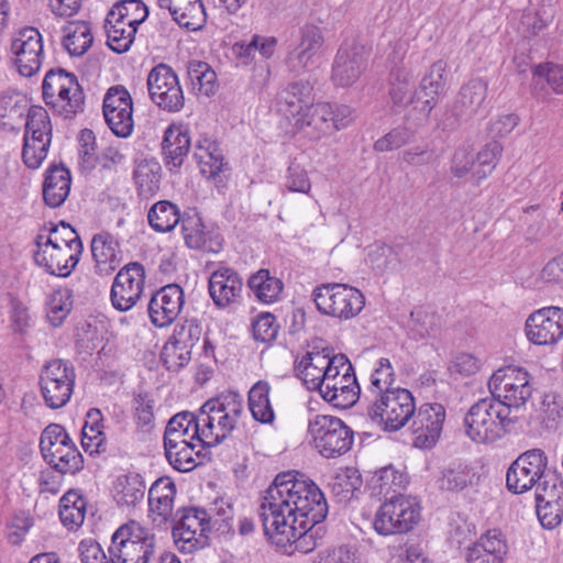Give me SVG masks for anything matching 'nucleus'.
<instances>
[{"label":"nucleus","mask_w":563,"mask_h":563,"mask_svg":"<svg viewBox=\"0 0 563 563\" xmlns=\"http://www.w3.org/2000/svg\"><path fill=\"white\" fill-rule=\"evenodd\" d=\"M329 506L324 494L310 478L298 472L288 471L277 474L264 492L258 508L263 530L274 526L285 527V522L322 523L328 516Z\"/></svg>","instance_id":"nucleus-1"},{"label":"nucleus","mask_w":563,"mask_h":563,"mask_svg":"<svg viewBox=\"0 0 563 563\" xmlns=\"http://www.w3.org/2000/svg\"><path fill=\"white\" fill-rule=\"evenodd\" d=\"M506 486L512 494H523L536 487V500L543 501L544 495L555 499L556 486L563 488V481L556 470L548 466V456L541 449L521 453L508 467Z\"/></svg>","instance_id":"nucleus-2"},{"label":"nucleus","mask_w":563,"mask_h":563,"mask_svg":"<svg viewBox=\"0 0 563 563\" xmlns=\"http://www.w3.org/2000/svg\"><path fill=\"white\" fill-rule=\"evenodd\" d=\"M517 418L493 398H483L471 406L463 421L465 434L476 443H493L510 432Z\"/></svg>","instance_id":"nucleus-3"},{"label":"nucleus","mask_w":563,"mask_h":563,"mask_svg":"<svg viewBox=\"0 0 563 563\" xmlns=\"http://www.w3.org/2000/svg\"><path fill=\"white\" fill-rule=\"evenodd\" d=\"M42 96L53 114L74 119L85 110V92L77 76L62 67L51 68L42 82Z\"/></svg>","instance_id":"nucleus-4"},{"label":"nucleus","mask_w":563,"mask_h":563,"mask_svg":"<svg viewBox=\"0 0 563 563\" xmlns=\"http://www.w3.org/2000/svg\"><path fill=\"white\" fill-rule=\"evenodd\" d=\"M156 538L135 521L119 527L108 548L117 563H148L155 553Z\"/></svg>","instance_id":"nucleus-5"},{"label":"nucleus","mask_w":563,"mask_h":563,"mask_svg":"<svg viewBox=\"0 0 563 563\" xmlns=\"http://www.w3.org/2000/svg\"><path fill=\"white\" fill-rule=\"evenodd\" d=\"M312 298L320 313L340 320L356 317L365 306L364 295L347 284H321L313 289Z\"/></svg>","instance_id":"nucleus-6"},{"label":"nucleus","mask_w":563,"mask_h":563,"mask_svg":"<svg viewBox=\"0 0 563 563\" xmlns=\"http://www.w3.org/2000/svg\"><path fill=\"white\" fill-rule=\"evenodd\" d=\"M415 410L412 394L406 388L395 387L372 402L367 408V416L384 431L395 432L406 426Z\"/></svg>","instance_id":"nucleus-7"},{"label":"nucleus","mask_w":563,"mask_h":563,"mask_svg":"<svg viewBox=\"0 0 563 563\" xmlns=\"http://www.w3.org/2000/svg\"><path fill=\"white\" fill-rule=\"evenodd\" d=\"M308 433L314 448L325 459L347 453L354 441V431L343 420L330 415H316L310 419Z\"/></svg>","instance_id":"nucleus-8"},{"label":"nucleus","mask_w":563,"mask_h":563,"mask_svg":"<svg viewBox=\"0 0 563 563\" xmlns=\"http://www.w3.org/2000/svg\"><path fill=\"white\" fill-rule=\"evenodd\" d=\"M419 504L402 495H391L376 511L373 528L379 536L404 534L411 531L420 521Z\"/></svg>","instance_id":"nucleus-9"},{"label":"nucleus","mask_w":563,"mask_h":563,"mask_svg":"<svg viewBox=\"0 0 563 563\" xmlns=\"http://www.w3.org/2000/svg\"><path fill=\"white\" fill-rule=\"evenodd\" d=\"M76 372L69 361L53 358L40 372L38 385L44 402L51 409L68 404L74 391Z\"/></svg>","instance_id":"nucleus-10"},{"label":"nucleus","mask_w":563,"mask_h":563,"mask_svg":"<svg viewBox=\"0 0 563 563\" xmlns=\"http://www.w3.org/2000/svg\"><path fill=\"white\" fill-rule=\"evenodd\" d=\"M22 161L26 167L36 169L46 158L52 143V123L47 111L40 106L29 109L25 119Z\"/></svg>","instance_id":"nucleus-11"},{"label":"nucleus","mask_w":563,"mask_h":563,"mask_svg":"<svg viewBox=\"0 0 563 563\" xmlns=\"http://www.w3.org/2000/svg\"><path fill=\"white\" fill-rule=\"evenodd\" d=\"M151 101L161 110L179 112L185 104V96L175 70L165 63L154 66L146 80Z\"/></svg>","instance_id":"nucleus-12"},{"label":"nucleus","mask_w":563,"mask_h":563,"mask_svg":"<svg viewBox=\"0 0 563 563\" xmlns=\"http://www.w3.org/2000/svg\"><path fill=\"white\" fill-rule=\"evenodd\" d=\"M206 518L207 510L200 507H183L176 511L172 534L180 552L192 553L209 547V536L201 532Z\"/></svg>","instance_id":"nucleus-13"},{"label":"nucleus","mask_w":563,"mask_h":563,"mask_svg":"<svg viewBox=\"0 0 563 563\" xmlns=\"http://www.w3.org/2000/svg\"><path fill=\"white\" fill-rule=\"evenodd\" d=\"M488 92V82L482 78H472L457 93L450 112L441 122L443 131H455L479 113Z\"/></svg>","instance_id":"nucleus-14"},{"label":"nucleus","mask_w":563,"mask_h":563,"mask_svg":"<svg viewBox=\"0 0 563 563\" xmlns=\"http://www.w3.org/2000/svg\"><path fill=\"white\" fill-rule=\"evenodd\" d=\"M201 333L202 329L195 319L176 324L161 352L164 367L169 372H178L185 367L191 360V351L199 342Z\"/></svg>","instance_id":"nucleus-15"},{"label":"nucleus","mask_w":563,"mask_h":563,"mask_svg":"<svg viewBox=\"0 0 563 563\" xmlns=\"http://www.w3.org/2000/svg\"><path fill=\"white\" fill-rule=\"evenodd\" d=\"M243 398L238 391L221 393L205 402V411H211L218 418V431L212 440L205 443V448H214L232 437L238 421L244 412Z\"/></svg>","instance_id":"nucleus-16"},{"label":"nucleus","mask_w":563,"mask_h":563,"mask_svg":"<svg viewBox=\"0 0 563 563\" xmlns=\"http://www.w3.org/2000/svg\"><path fill=\"white\" fill-rule=\"evenodd\" d=\"M102 112L106 123L114 135L125 139L132 134L133 99L123 85L108 88L103 97Z\"/></svg>","instance_id":"nucleus-17"},{"label":"nucleus","mask_w":563,"mask_h":563,"mask_svg":"<svg viewBox=\"0 0 563 563\" xmlns=\"http://www.w3.org/2000/svg\"><path fill=\"white\" fill-rule=\"evenodd\" d=\"M145 284V269L139 262L124 265L114 277L110 299L114 309L128 311L140 300Z\"/></svg>","instance_id":"nucleus-18"},{"label":"nucleus","mask_w":563,"mask_h":563,"mask_svg":"<svg viewBox=\"0 0 563 563\" xmlns=\"http://www.w3.org/2000/svg\"><path fill=\"white\" fill-rule=\"evenodd\" d=\"M445 408L439 402L422 404L411 416L413 445L419 449H431L438 442L445 420Z\"/></svg>","instance_id":"nucleus-19"},{"label":"nucleus","mask_w":563,"mask_h":563,"mask_svg":"<svg viewBox=\"0 0 563 563\" xmlns=\"http://www.w3.org/2000/svg\"><path fill=\"white\" fill-rule=\"evenodd\" d=\"M526 334L536 345L556 343L563 336V308L549 306L532 312L526 320Z\"/></svg>","instance_id":"nucleus-20"},{"label":"nucleus","mask_w":563,"mask_h":563,"mask_svg":"<svg viewBox=\"0 0 563 563\" xmlns=\"http://www.w3.org/2000/svg\"><path fill=\"white\" fill-rule=\"evenodd\" d=\"M368 54L363 45L354 41L344 42L334 58L332 66V80L341 87L352 86L364 73L367 66Z\"/></svg>","instance_id":"nucleus-21"},{"label":"nucleus","mask_w":563,"mask_h":563,"mask_svg":"<svg viewBox=\"0 0 563 563\" xmlns=\"http://www.w3.org/2000/svg\"><path fill=\"white\" fill-rule=\"evenodd\" d=\"M264 533L271 540L276 539L278 544L294 543L297 551L309 553L320 544L327 530L322 523H313V521L303 522V525L300 522L291 525L286 521L285 527H278L276 530L268 528Z\"/></svg>","instance_id":"nucleus-22"},{"label":"nucleus","mask_w":563,"mask_h":563,"mask_svg":"<svg viewBox=\"0 0 563 563\" xmlns=\"http://www.w3.org/2000/svg\"><path fill=\"white\" fill-rule=\"evenodd\" d=\"M11 51L16 56L15 64L24 77L35 75L42 65L43 42L37 29L25 26L12 40Z\"/></svg>","instance_id":"nucleus-23"},{"label":"nucleus","mask_w":563,"mask_h":563,"mask_svg":"<svg viewBox=\"0 0 563 563\" xmlns=\"http://www.w3.org/2000/svg\"><path fill=\"white\" fill-rule=\"evenodd\" d=\"M323 43V32L319 26L314 24H306L302 26L300 30L299 44L286 58V65L289 71L301 74L314 68Z\"/></svg>","instance_id":"nucleus-24"},{"label":"nucleus","mask_w":563,"mask_h":563,"mask_svg":"<svg viewBox=\"0 0 563 563\" xmlns=\"http://www.w3.org/2000/svg\"><path fill=\"white\" fill-rule=\"evenodd\" d=\"M185 303V294L178 284H168L156 290L147 305L151 322L157 328L170 325Z\"/></svg>","instance_id":"nucleus-25"},{"label":"nucleus","mask_w":563,"mask_h":563,"mask_svg":"<svg viewBox=\"0 0 563 563\" xmlns=\"http://www.w3.org/2000/svg\"><path fill=\"white\" fill-rule=\"evenodd\" d=\"M446 69L448 64L445 60H435L421 78L418 90L411 97V100H417V106L420 104L419 110L424 118L430 115L438 104L440 96L445 92Z\"/></svg>","instance_id":"nucleus-26"},{"label":"nucleus","mask_w":563,"mask_h":563,"mask_svg":"<svg viewBox=\"0 0 563 563\" xmlns=\"http://www.w3.org/2000/svg\"><path fill=\"white\" fill-rule=\"evenodd\" d=\"M181 232L189 249L209 253H218L222 250L223 239L218 229L213 224L207 225L198 212L183 217Z\"/></svg>","instance_id":"nucleus-27"},{"label":"nucleus","mask_w":563,"mask_h":563,"mask_svg":"<svg viewBox=\"0 0 563 563\" xmlns=\"http://www.w3.org/2000/svg\"><path fill=\"white\" fill-rule=\"evenodd\" d=\"M297 132L302 133L310 140L321 137L334 132L333 106L328 102H318L307 106L294 122Z\"/></svg>","instance_id":"nucleus-28"},{"label":"nucleus","mask_w":563,"mask_h":563,"mask_svg":"<svg viewBox=\"0 0 563 563\" xmlns=\"http://www.w3.org/2000/svg\"><path fill=\"white\" fill-rule=\"evenodd\" d=\"M530 93L538 101H548L551 93L563 95V65L552 62L531 66Z\"/></svg>","instance_id":"nucleus-29"},{"label":"nucleus","mask_w":563,"mask_h":563,"mask_svg":"<svg viewBox=\"0 0 563 563\" xmlns=\"http://www.w3.org/2000/svg\"><path fill=\"white\" fill-rule=\"evenodd\" d=\"M243 287L241 276L233 268L214 271L208 284L209 295L218 308H227L240 296Z\"/></svg>","instance_id":"nucleus-30"},{"label":"nucleus","mask_w":563,"mask_h":563,"mask_svg":"<svg viewBox=\"0 0 563 563\" xmlns=\"http://www.w3.org/2000/svg\"><path fill=\"white\" fill-rule=\"evenodd\" d=\"M90 250L97 275L109 276L120 266V244L111 233L103 231L95 234Z\"/></svg>","instance_id":"nucleus-31"},{"label":"nucleus","mask_w":563,"mask_h":563,"mask_svg":"<svg viewBox=\"0 0 563 563\" xmlns=\"http://www.w3.org/2000/svg\"><path fill=\"white\" fill-rule=\"evenodd\" d=\"M318 391L333 407L346 409L356 404L361 388L353 369L350 373H342L338 380L325 383Z\"/></svg>","instance_id":"nucleus-32"},{"label":"nucleus","mask_w":563,"mask_h":563,"mask_svg":"<svg viewBox=\"0 0 563 563\" xmlns=\"http://www.w3.org/2000/svg\"><path fill=\"white\" fill-rule=\"evenodd\" d=\"M190 150L189 131L183 124H170L164 132L162 152L165 166L172 170L179 168Z\"/></svg>","instance_id":"nucleus-33"},{"label":"nucleus","mask_w":563,"mask_h":563,"mask_svg":"<svg viewBox=\"0 0 563 563\" xmlns=\"http://www.w3.org/2000/svg\"><path fill=\"white\" fill-rule=\"evenodd\" d=\"M71 185L70 170L63 164H51L43 181V199L51 208L60 207L67 199Z\"/></svg>","instance_id":"nucleus-34"},{"label":"nucleus","mask_w":563,"mask_h":563,"mask_svg":"<svg viewBox=\"0 0 563 563\" xmlns=\"http://www.w3.org/2000/svg\"><path fill=\"white\" fill-rule=\"evenodd\" d=\"M332 352L333 349L329 346L322 347L321 351H318V346H313L312 351L307 352L299 362L295 363L297 376L309 390H318L320 374H323Z\"/></svg>","instance_id":"nucleus-35"},{"label":"nucleus","mask_w":563,"mask_h":563,"mask_svg":"<svg viewBox=\"0 0 563 563\" xmlns=\"http://www.w3.org/2000/svg\"><path fill=\"white\" fill-rule=\"evenodd\" d=\"M409 478L406 473L396 470L393 465L382 467L376 471L368 481V489L372 496L384 497L385 501L389 500V494H401L407 485Z\"/></svg>","instance_id":"nucleus-36"},{"label":"nucleus","mask_w":563,"mask_h":563,"mask_svg":"<svg viewBox=\"0 0 563 563\" xmlns=\"http://www.w3.org/2000/svg\"><path fill=\"white\" fill-rule=\"evenodd\" d=\"M27 101L18 92L5 91L0 95V126L8 132L20 131L27 114Z\"/></svg>","instance_id":"nucleus-37"},{"label":"nucleus","mask_w":563,"mask_h":563,"mask_svg":"<svg viewBox=\"0 0 563 563\" xmlns=\"http://www.w3.org/2000/svg\"><path fill=\"white\" fill-rule=\"evenodd\" d=\"M313 87L309 80H296L290 82L280 93L282 109L287 117L296 119L307 106L311 104Z\"/></svg>","instance_id":"nucleus-38"},{"label":"nucleus","mask_w":563,"mask_h":563,"mask_svg":"<svg viewBox=\"0 0 563 563\" xmlns=\"http://www.w3.org/2000/svg\"><path fill=\"white\" fill-rule=\"evenodd\" d=\"M175 496L176 484L168 477H159L148 490L150 510L167 520L173 515Z\"/></svg>","instance_id":"nucleus-39"},{"label":"nucleus","mask_w":563,"mask_h":563,"mask_svg":"<svg viewBox=\"0 0 563 563\" xmlns=\"http://www.w3.org/2000/svg\"><path fill=\"white\" fill-rule=\"evenodd\" d=\"M362 485L360 471L356 467L347 466L332 476L328 486L338 503L346 504L355 497V493L361 489Z\"/></svg>","instance_id":"nucleus-40"},{"label":"nucleus","mask_w":563,"mask_h":563,"mask_svg":"<svg viewBox=\"0 0 563 563\" xmlns=\"http://www.w3.org/2000/svg\"><path fill=\"white\" fill-rule=\"evenodd\" d=\"M161 164L154 158L136 161L133 170V179L139 196L150 197L157 192L161 184Z\"/></svg>","instance_id":"nucleus-41"},{"label":"nucleus","mask_w":563,"mask_h":563,"mask_svg":"<svg viewBox=\"0 0 563 563\" xmlns=\"http://www.w3.org/2000/svg\"><path fill=\"white\" fill-rule=\"evenodd\" d=\"M41 454L44 461L60 474L75 475L84 468V456L78 448H62L59 445Z\"/></svg>","instance_id":"nucleus-42"},{"label":"nucleus","mask_w":563,"mask_h":563,"mask_svg":"<svg viewBox=\"0 0 563 563\" xmlns=\"http://www.w3.org/2000/svg\"><path fill=\"white\" fill-rule=\"evenodd\" d=\"M271 386L265 380L255 383L249 391L247 402L253 419L263 424H272L275 412L269 400Z\"/></svg>","instance_id":"nucleus-43"},{"label":"nucleus","mask_w":563,"mask_h":563,"mask_svg":"<svg viewBox=\"0 0 563 563\" xmlns=\"http://www.w3.org/2000/svg\"><path fill=\"white\" fill-rule=\"evenodd\" d=\"M168 435L170 439H176L179 442L192 441L197 439L200 442L199 422L195 417L194 412L181 411L176 413L168 421L164 432V443L168 442Z\"/></svg>","instance_id":"nucleus-44"},{"label":"nucleus","mask_w":563,"mask_h":563,"mask_svg":"<svg viewBox=\"0 0 563 563\" xmlns=\"http://www.w3.org/2000/svg\"><path fill=\"white\" fill-rule=\"evenodd\" d=\"M164 449L168 463L176 471L187 473L197 466L195 455L199 456L200 451H195L196 445L192 441L179 442L168 435V442L164 443Z\"/></svg>","instance_id":"nucleus-45"},{"label":"nucleus","mask_w":563,"mask_h":563,"mask_svg":"<svg viewBox=\"0 0 563 563\" xmlns=\"http://www.w3.org/2000/svg\"><path fill=\"white\" fill-rule=\"evenodd\" d=\"M247 286L256 298L264 303L276 301L284 289V283L272 276L269 271L265 268L252 274L247 280Z\"/></svg>","instance_id":"nucleus-46"},{"label":"nucleus","mask_w":563,"mask_h":563,"mask_svg":"<svg viewBox=\"0 0 563 563\" xmlns=\"http://www.w3.org/2000/svg\"><path fill=\"white\" fill-rule=\"evenodd\" d=\"M475 473L466 464L453 463L444 467L438 478L441 490L459 493L474 484Z\"/></svg>","instance_id":"nucleus-47"},{"label":"nucleus","mask_w":563,"mask_h":563,"mask_svg":"<svg viewBox=\"0 0 563 563\" xmlns=\"http://www.w3.org/2000/svg\"><path fill=\"white\" fill-rule=\"evenodd\" d=\"M181 219L177 205L168 200L157 201L147 213L148 224L156 232L172 231Z\"/></svg>","instance_id":"nucleus-48"},{"label":"nucleus","mask_w":563,"mask_h":563,"mask_svg":"<svg viewBox=\"0 0 563 563\" xmlns=\"http://www.w3.org/2000/svg\"><path fill=\"white\" fill-rule=\"evenodd\" d=\"M86 499L76 490L70 489L59 500V518L62 523L69 528H78L82 525L86 514Z\"/></svg>","instance_id":"nucleus-49"},{"label":"nucleus","mask_w":563,"mask_h":563,"mask_svg":"<svg viewBox=\"0 0 563 563\" xmlns=\"http://www.w3.org/2000/svg\"><path fill=\"white\" fill-rule=\"evenodd\" d=\"M492 398L507 407L509 411L522 407L532 395V386H514L510 383H488Z\"/></svg>","instance_id":"nucleus-50"},{"label":"nucleus","mask_w":563,"mask_h":563,"mask_svg":"<svg viewBox=\"0 0 563 563\" xmlns=\"http://www.w3.org/2000/svg\"><path fill=\"white\" fill-rule=\"evenodd\" d=\"M554 19V10L551 4L542 3L536 10L525 11L520 19V30L525 37L539 35Z\"/></svg>","instance_id":"nucleus-51"},{"label":"nucleus","mask_w":563,"mask_h":563,"mask_svg":"<svg viewBox=\"0 0 563 563\" xmlns=\"http://www.w3.org/2000/svg\"><path fill=\"white\" fill-rule=\"evenodd\" d=\"M173 20L180 26L196 30L205 21L206 12L201 0H175Z\"/></svg>","instance_id":"nucleus-52"},{"label":"nucleus","mask_w":563,"mask_h":563,"mask_svg":"<svg viewBox=\"0 0 563 563\" xmlns=\"http://www.w3.org/2000/svg\"><path fill=\"white\" fill-rule=\"evenodd\" d=\"M93 36L90 24L86 21L74 23V30L63 38V46L71 56L84 55L92 45Z\"/></svg>","instance_id":"nucleus-53"},{"label":"nucleus","mask_w":563,"mask_h":563,"mask_svg":"<svg viewBox=\"0 0 563 563\" xmlns=\"http://www.w3.org/2000/svg\"><path fill=\"white\" fill-rule=\"evenodd\" d=\"M99 163L96 135L90 129H82L78 136V166L81 173H91Z\"/></svg>","instance_id":"nucleus-54"},{"label":"nucleus","mask_w":563,"mask_h":563,"mask_svg":"<svg viewBox=\"0 0 563 563\" xmlns=\"http://www.w3.org/2000/svg\"><path fill=\"white\" fill-rule=\"evenodd\" d=\"M104 29L107 32V43L110 49L118 54L128 52L135 37V27L128 30L125 22L111 19V23L104 20Z\"/></svg>","instance_id":"nucleus-55"},{"label":"nucleus","mask_w":563,"mask_h":563,"mask_svg":"<svg viewBox=\"0 0 563 563\" xmlns=\"http://www.w3.org/2000/svg\"><path fill=\"white\" fill-rule=\"evenodd\" d=\"M556 494L555 499L544 496L543 501L536 500L539 521L545 529H554L562 521L563 510L561 509L560 501L563 497V488L561 486H556Z\"/></svg>","instance_id":"nucleus-56"},{"label":"nucleus","mask_w":563,"mask_h":563,"mask_svg":"<svg viewBox=\"0 0 563 563\" xmlns=\"http://www.w3.org/2000/svg\"><path fill=\"white\" fill-rule=\"evenodd\" d=\"M188 77L200 93L211 96L214 93L217 75L211 67L201 60L188 63Z\"/></svg>","instance_id":"nucleus-57"},{"label":"nucleus","mask_w":563,"mask_h":563,"mask_svg":"<svg viewBox=\"0 0 563 563\" xmlns=\"http://www.w3.org/2000/svg\"><path fill=\"white\" fill-rule=\"evenodd\" d=\"M118 486L121 487V497L118 500L121 505L135 506L144 497L145 483L139 473L130 472L119 477Z\"/></svg>","instance_id":"nucleus-58"},{"label":"nucleus","mask_w":563,"mask_h":563,"mask_svg":"<svg viewBox=\"0 0 563 563\" xmlns=\"http://www.w3.org/2000/svg\"><path fill=\"white\" fill-rule=\"evenodd\" d=\"M47 317L52 325L59 327L73 308L71 295L68 289L54 291L47 302Z\"/></svg>","instance_id":"nucleus-59"},{"label":"nucleus","mask_w":563,"mask_h":563,"mask_svg":"<svg viewBox=\"0 0 563 563\" xmlns=\"http://www.w3.org/2000/svg\"><path fill=\"white\" fill-rule=\"evenodd\" d=\"M142 15L147 18L148 9L142 0H121L117 2L107 14V23H111V19L125 22V20Z\"/></svg>","instance_id":"nucleus-60"},{"label":"nucleus","mask_w":563,"mask_h":563,"mask_svg":"<svg viewBox=\"0 0 563 563\" xmlns=\"http://www.w3.org/2000/svg\"><path fill=\"white\" fill-rule=\"evenodd\" d=\"M415 137V132L407 126H397L390 130L387 134L378 139L374 143L376 152H388L400 148L401 146L410 143Z\"/></svg>","instance_id":"nucleus-61"},{"label":"nucleus","mask_w":563,"mask_h":563,"mask_svg":"<svg viewBox=\"0 0 563 563\" xmlns=\"http://www.w3.org/2000/svg\"><path fill=\"white\" fill-rule=\"evenodd\" d=\"M468 548L485 549L492 555L505 559L508 552V544L504 533L499 529H489L481 536V538Z\"/></svg>","instance_id":"nucleus-62"},{"label":"nucleus","mask_w":563,"mask_h":563,"mask_svg":"<svg viewBox=\"0 0 563 563\" xmlns=\"http://www.w3.org/2000/svg\"><path fill=\"white\" fill-rule=\"evenodd\" d=\"M207 161H200V165L201 173L208 178L216 179L220 177L221 174L224 175L227 172L231 170L229 163L224 161L217 143L209 144L207 147Z\"/></svg>","instance_id":"nucleus-63"},{"label":"nucleus","mask_w":563,"mask_h":563,"mask_svg":"<svg viewBox=\"0 0 563 563\" xmlns=\"http://www.w3.org/2000/svg\"><path fill=\"white\" fill-rule=\"evenodd\" d=\"M81 563H117V559L107 555L101 545L93 539H85L78 545Z\"/></svg>","instance_id":"nucleus-64"}]
</instances>
